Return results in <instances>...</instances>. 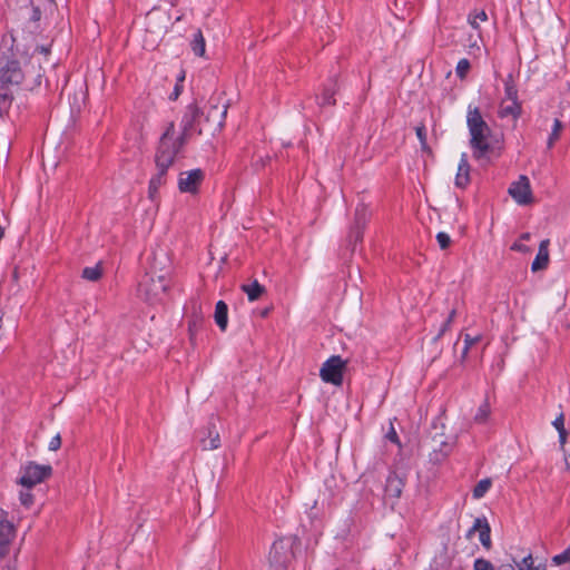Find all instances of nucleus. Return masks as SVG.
<instances>
[{"mask_svg":"<svg viewBox=\"0 0 570 570\" xmlns=\"http://www.w3.org/2000/svg\"><path fill=\"white\" fill-rule=\"evenodd\" d=\"M466 126L470 132V147L472 156L476 160L488 157L493 150L489 141L491 128L483 119L479 107L469 105L466 114Z\"/></svg>","mask_w":570,"mask_h":570,"instance_id":"obj_1","label":"nucleus"},{"mask_svg":"<svg viewBox=\"0 0 570 570\" xmlns=\"http://www.w3.org/2000/svg\"><path fill=\"white\" fill-rule=\"evenodd\" d=\"M171 129L173 127L169 128L167 134L160 136L156 149L155 165L157 173L150 178L148 186V197L151 200L156 199L159 188L166 184L167 171L175 163V158L179 153L170 141L169 132H171Z\"/></svg>","mask_w":570,"mask_h":570,"instance_id":"obj_2","label":"nucleus"},{"mask_svg":"<svg viewBox=\"0 0 570 570\" xmlns=\"http://www.w3.org/2000/svg\"><path fill=\"white\" fill-rule=\"evenodd\" d=\"M203 116L204 111L198 107L197 102H190L185 108L180 121L179 136L175 137V124L173 121L167 125L163 134H167L169 128L173 127L171 132H169L170 141L173 142L175 149L180 151L187 141L191 138L194 132H197L198 135L203 134L205 129Z\"/></svg>","mask_w":570,"mask_h":570,"instance_id":"obj_3","label":"nucleus"},{"mask_svg":"<svg viewBox=\"0 0 570 570\" xmlns=\"http://www.w3.org/2000/svg\"><path fill=\"white\" fill-rule=\"evenodd\" d=\"M168 289V281L164 275L155 278L150 274H145L138 284V296L148 302L149 304L161 303Z\"/></svg>","mask_w":570,"mask_h":570,"instance_id":"obj_4","label":"nucleus"},{"mask_svg":"<svg viewBox=\"0 0 570 570\" xmlns=\"http://www.w3.org/2000/svg\"><path fill=\"white\" fill-rule=\"evenodd\" d=\"M21 472L18 483L26 489H31L52 475V466L30 461L21 468Z\"/></svg>","mask_w":570,"mask_h":570,"instance_id":"obj_5","label":"nucleus"},{"mask_svg":"<svg viewBox=\"0 0 570 570\" xmlns=\"http://www.w3.org/2000/svg\"><path fill=\"white\" fill-rule=\"evenodd\" d=\"M345 367L346 361H344L340 355H333L323 363L320 370V376L325 383L341 386L343 384Z\"/></svg>","mask_w":570,"mask_h":570,"instance_id":"obj_6","label":"nucleus"},{"mask_svg":"<svg viewBox=\"0 0 570 570\" xmlns=\"http://www.w3.org/2000/svg\"><path fill=\"white\" fill-rule=\"evenodd\" d=\"M292 557V546L285 539L274 541L268 554L271 566L286 568Z\"/></svg>","mask_w":570,"mask_h":570,"instance_id":"obj_7","label":"nucleus"},{"mask_svg":"<svg viewBox=\"0 0 570 570\" xmlns=\"http://www.w3.org/2000/svg\"><path fill=\"white\" fill-rule=\"evenodd\" d=\"M16 537V530L12 522L8 520V513L0 509V558L9 554L10 546Z\"/></svg>","mask_w":570,"mask_h":570,"instance_id":"obj_8","label":"nucleus"},{"mask_svg":"<svg viewBox=\"0 0 570 570\" xmlns=\"http://www.w3.org/2000/svg\"><path fill=\"white\" fill-rule=\"evenodd\" d=\"M509 194L519 205H529L533 202L530 180L525 175H521L517 181L511 184Z\"/></svg>","mask_w":570,"mask_h":570,"instance_id":"obj_9","label":"nucleus"},{"mask_svg":"<svg viewBox=\"0 0 570 570\" xmlns=\"http://www.w3.org/2000/svg\"><path fill=\"white\" fill-rule=\"evenodd\" d=\"M406 481V473L401 470H393L390 471L385 488H384V495L387 499H394L397 500L402 495L403 488L405 485Z\"/></svg>","mask_w":570,"mask_h":570,"instance_id":"obj_10","label":"nucleus"},{"mask_svg":"<svg viewBox=\"0 0 570 570\" xmlns=\"http://www.w3.org/2000/svg\"><path fill=\"white\" fill-rule=\"evenodd\" d=\"M204 178L205 174L199 168L184 171L179 176L178 188L181 193L195 194L198 191Z\"/></svg>","mask_w":570,"mask_h":570,"instance_id":"obj_11","label":"nucleus"},{"mask_svg":"<svg viewBox=\"0 0 570 570\" xmlns=\"http://www.w3.org/2000/svg\"><path fill=\"white\" fill-rule=\"evenodd\" d=\"M227 114V105H223L220 108L218 106H210L206 114L204 112V128L207 130H212L213 132L216 130H220L224 126L225 118Z\"/></svg>","mask_w":570,"mask_h":570,"instance_id":"obj_12","label":"nucleus"},{"mask_svg":"<svg viewBox=\"0 0 570 570\" xmlns=\"http://www.w3.org/2000/svg\"><path fill=\"white\" fill-rule=\"evenodd\" d=\"M24 78L20 63L16 60L8 61L0 71V82L9 86H19Z\"/></svg>","mask_w":570,"mask_h":570,"instance_id":"obj_13","label":"nucleus"},{"mask_svg":"<svg viewBox=\"0 0 570 570\" xmlns=\"http://www.w3.org/2000/svg\"><path fill=\"white\" fill-rule=\"evenodd\" d=\"M476 531L479 532L481 544L484 549L490 550L492 548L491 528L484 517L474 520L473 527L468 531L466 537L470 538Z\"/></svg>","mask_w":570,"mask_h":570,"instance_id":"obj_14","label":"nucleus"},{"mask_svg":"<svg viewBox=\"0 0 570 570\" xmlns=\"http://www.w3.org/2000/svg\"><path fill=\"white\" fill-rule=\"evenodd\" d=\"M470 164L466 154L461 155V159L455 176V186L459 188H465L470 184Z\"/></svg>","mask_w":570,"mask_h":570,"instance_id":"obj_15","label":"nucleus"},{"mask_svg":"<svg viewBox=\"0 0 570 570\" xmlns=\"http://www.w3.org/2000/svg\"><path fill=\"white\" fill-rule=\"evenodd\" d=\"M548 245H549V239H544L540 243L539 252L531 265V269L533 272L543 269L548 266V263H549Z\"/></svg>","mask_w":570,"mask_h":570,"instance_id":"obj_16","label":"nucleus"},{"mask_svg":"<svg viewBox=\"0 0 570 570\" xmlns=\"http://www.w3.org/2000/svg\"><path fill=\"white\" fill-rule=\"evenodd\" d=\"M214 318L217 326L225 331L228 324V307L224 301H218L215 306Z\"/></svg>","mask_w":570,"mask_h":570,"instance_id":"obj_17","label":"nucleus"},{"mask_svg":"<svg viewBox=\"0 0 570 570\" xmlns=\"http://www.w3.org/2000/svg\"><path fill=\"white\" fill-rule=\"evenodd\" d=\"M336 91L337 81L335 79H331L330 83L323 89L321 101L318 102L320 106H334L336 104V100L334 99Z\"/></svg>","mask_w":570,"mask_h":570,"instance_id":"obj_18","label":"nucleus"},{"mask_svg":"<svg viewBox=\"0 0 570 570\" xmlns=\"http://www.w3.org/2000/svg\"><path fill=\"white\" fill-rule=\"evenodd\" d=\"M208 435L207 438H202L200 442L204 450H215L220 446V438L219 433L215 430V425H210L207 429Z\"/></svg>","mask_w":570,"mask_h":570,"instance_id":"obj_19","label":"nucleus"},{"mask_svg":"<svg viewBox=\"0 0 570 570\" xmlns=\"http://www.w3.org/2000/svg\"><path fill=\"white\" fill-rule=\"evenodd\" d=\"M240 289L247 294V297L250 302L258 299L262 294L265 293V287L261 285L257 279L250 284H243Z\"/></svg>","mask_w":570,"mask_h":570,"instance_id":"obj_20","label":"nucleus"},{"mask_svg":"<svg viewBox=\"0 0 570 570\" xmlns=\"http://www.w3.org/2000/svg\"><path fill=\"white\" fill-rule=\"evenodd\" d=\"M473 570H515L511 563L500 564L494 568L491 561L484 558H476L473 562Z\"/></svg>","mask_w":570,"mask_h":570,"instance_id":"obj_21","label":"nucleus"},{"mask_svg":"<svg viewBox=\"0 0 570 570\" xmlns=\"http://www.w3.org/2000/svg\"><path fill=\"white\" fill-rule=\"evenodd\" d=\"M101 276H102L101 263H98L96 266H92V267H85L81 273V277L89 282H97L101 278Z\"/></svg>","mask_w":570,"mask_h":570,"instance_id":"obj_22","label":"nucleus"},{"mask_svg":"<svg viewBox=\"0 0 570 570\" xmlns=\"http://www.w3.org/2000/svg\"><path fill=\"white\" fill-rule=\"evenodd\" d=\"M368 210L365 205L361 204L355 209L354 224L353 226L365 228L368 220Z\"/></svg>","mask_w":570,"mask_h":570,"instance_id":"obj_23","label":"nucleus"},{"mask_svg":"<svg viewBox=\"0 0 570 570\" xmlns=\"http://www.w3.org/2000/svg\"><path fill=\"white\" fill-rule=\"evenodd\" d=\"M521 115V105L520 102L511 101L510 105L504 106L503 104L500 107L499 116L501 118L512 116L513 118H518Z\"/></svg>","mask_w":570,"mask_h":570,"instance_id":"obj_24","label":"nucleus"},{"mask_svg":"<svg viewBox=\"0 0 570 570\" xmlns=\"http://www.w3.org/2000/svg\"><path fill=\"white\" fill-rule=\"evenodd\" d=\"M504 92H505V98L508 100L513 101V102H519L518 89H517V86H515L511 75H509L504 81Z\"/></svg>","mask_w":570,"mask_h":570,"instance_id":"obj_25","label":"nucleus"},{"mask_svg":"<svg viewBox=\"0 0 570 570\" xmlns=\"http://www.w3.org/2000/svg\"><path fill=\"white\" fill-rule=\"evenodd\" d=\"M562 129H563L562 121L560 119L556 118L553 121V127H552L551 134L547 141V147L549 149H551L554 146L556 141L559 140Z\"/></svg>","mask_w":570,"mask_h":570,"instance_id":"obj_26","label":"nucleus"},{"mask_svg":"<svg viewBox=\"0 0 570 570\" xmlns=\"http://www.w3.org/2000/svg\"><path fill=\"white\" fill-rule=\"evenodd\" d=\"M205 47L203 33L200 30H197L191 41V49L196 56L203 57L205 55Z\"/></svg>","mask_w":570,"mask_h":570,"instance_id":"obj_27","label":"nucleus"},{"mask_svg":"<svg viewBox=\"0 0 570 570\" xmlns=\"http://www.w3.org/2000/svg\"><path fill=\"white\" fill-rule=\"evenodd\" d=\"M491 485H492V481H491V479H488V478H487V479H482V480H480V481L475 484V487H474V489H473V492H472L473 498H474V499H481V498H483V497H484V494L490 490Z\"/></svg>","mask_w":570,"mask_h":570,"instance_id":"obj_28","label":"nucleus"},{"mask_svg":"<svg viewBox=\"0 0 570 570\" xmlns=\"http://www.w3.org/2000/svg\"><path fill=\"white\" fill-rule=\"evenodd\" d=\"M491 409L490 403L488 400H485L478 409L476 414L474 415V421L476 423H484L488 417L490 416Z\"/></svg>","mask_w":570,"mask_h":570,"instance_id":"obj_29","label":"nucleus"},{"mask_svg":"<svg viewBox=\"0 0 570 570\" xmlns=\"http://www.w3.org/2000/svg\"><path fill=\"white\" fill-rule=\"evenodd\" d=\"M519 567V570H546V567L543 564L534 566V560L532 558V554L525 556L520 563H517Z\"/></svg>","mask_w":570,"mask_h":570,"instance_id":"obj_30","label":"nucleus"},{"mask_svg":"<svg viewBox=\"0 0 570 570\" xmlns=\"http://www.w3.org/2000/svg\"><path fill=\"white\" fill-rule=\"evenodd\" d=\"M487 20H488V14L485 13L484 10H481V11L476 12L475 14H470L469 16V23L474 29H479L480 21L483 22V21H487Z\"/></svg>","mask_w":570,"mask_h":570,"instance_id":"obj_31","label":"nucleus"},{"mask_svg":"<svg viewBox=\"0 0 570 570\" xmlns=\"http://www.w3.org/2000/svg\"><path fill=\"white\" fill-rule=\"evenodd\" d=\"M416 136L420 140L421 148L424 151H430V147L428 146L426 141V129L425 126L422 124L415 128Z\"/></svg>","mask_w":570,"mask_h":570,"instance_id":"obj_32","label":"nucleus"},{"mask_svg":"<svg viewBox=\"0 0 570 570\" xmlns=\"http://www.w3.org/2000/svg\"><path fill=\"white\" fill-rule=\"evenodd\" d=\"M12 101V92L10 86L0 82V102L10 105Z\"/></svg>","mask_w":570,"mask_h":570,"instance_id":"obj_33","label":"nucleus"},{"mask_svg":"<svg viewBox=\"0 0 570 570\" xmlns=\"http://www.w3.org/2000/svg\"><path fill=\"white\" fill-rule=\"evenodd\" d=\"M364 228L352 226L348 233V242L354 245L362 240Z\"/></svg>","mask_w":570,"mask_h":570,"instance_id":"obj_34","label":"nucleus"},{"mask_svg":"<svg viewBox=\"0 0 570 570\" xmlns=\"http://www.w3.org/2000/svg\"><path fill=\"white\" fill-rule=\"evenodd\" d=\"M470 61L468 59H461L456 65V75L459 78L463 79L468 71L470 70Z\"/></svg>","mask_w":570,"mask_h":570,"instance_id":"obj_35","label":"nucleus"},{"mask_svg":"<svg viewBox=\"0 0 570 570\" xmlns=\"http://www.w3.org/2000/svg\"><path fill=\"white\" fill-rule=\"evenodd\" d=\"M436 240L441 249H446L451 245V237L444 232L438 233Z\"/></svg>","mask_w":570,"mask_h":570,"instance_id":"obj_36","label":"nucleus"},{"mask_svg":"<svg viewBox=\"0 0 570 570\" xmlns=\"http://www.w3.org/2000/svg\"><path fill=\"white\" fill-rule=\"evenodd\" d=\"M552 560L556 564H563L570 562V546L561 553L554 556Z\"/></svg>","mask_w":570,"mask_h":570,"instance_id":"obj_37","label":"nucleus"},{"mask_svg":"<svg viewBox=\"0 0 570 570\" xmlns=\"http://www.w3.org/2000/svg\"><path fill=\"white\" fill-rule=\"evenodd\" d=\"M29 490L21 491L19 497L21 504L26 508H30L33 504V495Z\"/></svg>","mask_w":570,"mask_h":570,"instance_id":"obj_38","label":"nucleus"},{"mask_svg":"<svg viewBox=\"0 0 570 570\" xmlns=\"http://www.w3.org/2000/svg\"><path fill=\"white\" fill-rule=\"evenodd\" d=\"M463 338H464V346L468 348H471L473 345H475L476 343H479L482 340V336L481 335L471 336L470 334H464Z\"/></svg>","mask_w":570,"mask_h":570,"instance_id":"obj_39","label":"nucleus"},{"mask_svg":"<svg viewBox=\"0 0 570 570\" xmlns=\"http://www.w3.org/2000/svg\"><path fill=\"white\" fill-rule=\"evenodd\" d=\"M49 450L50 451H58L61 448V436L60 434H56L49 442Z\"/></svg>","mask_w":570,"mask_h":570,"instance_id":"obj_40","label":"nucleus"},{"mask_svg":"<svg viewBox=\"0 0 570 570\" xmlns=\"http://www.w3.org/2000/svg\"><path fill=\"white\" fill-rule=\"evenodd\" d=\"M558 433H559L560 446H561V450L563 451V449L568 448V446H566L568 432L566 429H562V430L558 431Z\"/></svg>","mask_w":570,"mask_h":570,"instance_id":"obj_41","label":"nucleus"},{"mask_svg":"<svg viewBox=\"0 0 570 570\" xmlns=\"http://www.w3.org/2000/svg\"><path fill=\"white\" fill-rule=\"evenodd\" d=\"M181 91H183V85L176 83L173 92L169 96V99H171V100L178 99V97L180 96Z\"/></svg>","mask_w":570,"mask_h":570,"instance_id":"obj_42","label":"nucleus"},{"mask_svg":"<svg viewBox=\"0 0 570 570\" xmlns=\"http://www.w3.org/2000/svg\"><path fill=\"white\" fill-rule=\"evenodd\" d=\"M450 327H451V323H449V322H446V321H445V322L442 324V326H441V328H440V331H439L438 335L434 337V341L440 340V338L445 334V332L450 330Z\"/></svg>","mask_w":570,"mask_h":570,"instance_id":"obj_43","label":"nucleus"},{"mask_svg":"<svg viewBox=\"0 0 570 570\" xmlns=\"http://www.w3.org/2000/svg\"><path fill=\"white\" fill-rule=\"evenodd\" d=\"M511 249L512 250H517V252H523V253H527L529 252V247L525 246L524 244H522L521 242H515L512 246H511Z\"/></svg>","mask_w":570,"mask_h":570,"instance_id":"obj_44","label":"nucleus"},{"mask_svg":"<svg viewBox=\"0 0 570 570\" xmlns=\"http://www.w3.org/2000/svg\"><path fill=\"white\" fill-rule=\"evenodd\" d=\"M553 426L557 429V431H560L562 429H566L564 428V419H563V414H560L554 421H553Z\"/></svg>","mask_w":570,"mask_h":570,"instance_id":"obj_45","label":"nucleus"},{"mask_svg":"<svg viewBox=\"0 0 570 570\" xmlns=\"http://www.w3.org/2000/svg\"><path fill=\"white\" fill-rule=\"evenodd\" d=\"M386 438L395 443V444H400V439L397 436V433L395 432V430L392 428L391 431L386 434Z\"/></svg>","mask_w":570,"mask_h":570,"instance_id":"obj_46","label":"nucleus"},{"mask_svg":"<svg viewBox=\"0 0 570 570\" xmlns=\"http://www.w3.org/2000/svg\"><path fill=\"white\" fill-rule=\"evenodd\" d=\"M563 455H564L566 469L568 472H570V445L567 449H563Z\"/></svg>","mask_w":570,"mask_h":570,"instance_id":"obj_47","label":"nucleus"},{"mask_svg":"<svg viewBox=\"0 0 570 570\" xmlns=\"http://www.w3.org/2000/svg\"><path fill=\"white\" fill-rule=\"evenodd\" d=\"M40 19H41V10L38 7H33L30 20L39 21Z\"/></svg>","mask_w":570,"mask_h":570,"instance_id":"obj_48","label":"nucleus"},{"mask_svg":"<svg viewBox=\"0 0 570 570\" xmlns=\"http://www.w3.org/2000/svg\"><path fill=\"white\" fill-rule=\"evenodd\" d=\"M36 51L41 53V55H48L49 51H50V48L49 47H46V46H37L36 47Z\"/></svg>","mask_w":570,"mask_h":570,"instance_id":"obj_49","label":"nucleus"},{"mask_svg":"<svg viewBox=\"0 0 570 570\" xmlns=\"http://www.w3.org/2000/svg\"><path fill=\"white\" fill-rule=\"evenodd\" d=\"M469 351H470V348L463 346V350H462V353H461V356H460V363L461 364H463L466 361Z\"/></svg>","mask_w":570,"mask_h":570,"instance_id":"obj_50","label":"nucleus"},{"mask_svg":"<svg viewBox=\"0 0 570 570\" xmlns=\"http://www.w3.org/2000/svg\"><path fill=\"white\" fill-rule=\"evenodd\" d=\"M455 315H456V311L452 309L445 321L452 324L455 318Z\"/></svg>","mask_w":570,"mask_h":570,"instance_id":"obj_51","label":"nucleus"},{"mask_svg":"<svg viewBox=\"0 0 570 570\" xmlns=\"http://www.w3.org/2000/svg\"><path fill=\"white\" fill-rule=\"evenodd\" d=\"M185 80V71L181 70L179 76L177 77V82L176 83H183V81Z\"/></svg>","mask_w":570,"mask_h":570,"instance_id":"obj_52","label":"nucleus"},{"mask_svg":"<svg viewBox=\"0 0 570 570\" xmlns=\"http://www.w3.org/2000/svg\"><path fill=\"white\" fill-rule=\"evenodd\" d=\"M530 239V234L529 233H523L521 236H520V240H529Z\"/></svg>","mask_w":570,"mask_h":570,"instance_id":"obj_53","label":"nucleus"},{"mask_svg":"<svg viewBox=\"0 0 570 570\" xmlns=\"http://www.w3.org/2000/svg\"><path fill=\"white\" fill-rule=\"evenodd\" d=\"M2 570H17V569L12 566H7Z\"/></svg>","mask_w":570,"mask_h":570,"instance_id":"obj_54","label":"nucleus"},{"mask_svg":"<svg viewBox=\"0 0 570 570\" xmlns=\"http://www.w3.org/2000/svg\"><path fill=\"white\" fill-rule=\"evenodd\" d=\"M3 235H4V230H3V228L0 226V239L3 237Z\"/></svg>","mask_w":570,"mask_h":570,"instance_id":"obj_55","label":"nucleus"}]
</instances>
